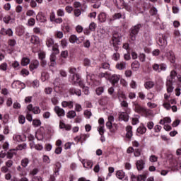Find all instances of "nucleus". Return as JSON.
I'll list each match as a JSON object with an SVG mask.
<instances>
[{
	"instance_id": "obj_16",
	"label": "nucleus",
	"mask_w": 181,
	"mask_h": 181,
	"mask_svg": "<svg viewBox=\"0 0 181 181\" xmlns=\"http://www.w3.org/2000/svg\"><path fill=\"white\" fill-rule=\"evenodd\" d=\"M30 146L31 149H36V151H42L43 150V145L38 144H35V141L30 142Z\"/></svg>"
},
{
	"instance_id": "obj_57",
	"label": "nucleus",
	"mask_w": 181,
	"mask_h": 181,
	"mask_svg": "<svg viewBox=\"0 0 181 181\" xmlns=\"http://www.w3.org/2000/svg\"><path fill=\"white\" fill-rule=\"evenodd\" d=\"M33 125L35 127H40V125H42V122H40V120L39 119H33Z\"/></svg>"
},
{
	"instance_id": "obj_37",
	"label": "nucleus",
	"mask_w": 181,
	"mask_h": 181,
	"mask_svg": "<svg viewBox=\"0 0 181 181\" xmlns=\"http://www.w3.org/2000/svg\"><path fill=\"white\" fill-rule=\"evenodd\" d=\"M116 69L118 70H125L127 69V64L125 62H120L116 64Z\"/></svg>"
},
{
	"instance_id": "obj_34",
	"label": "nucleus",
	"mask_w": 181,
	"mask_h": 181,
	"mask_svg": "<svg viewBox=\"0 0 181 181\" xmlns=\"http://www.w3.org/2000/svg\"><path fill=\"white\" fill-rule=\"evenodd\" d=\"M139 115H134V117L132 118V125H137V124H139Z\"/></svg>"
},
{
	"instance_id": "obj_26",
	"label": "nucleus",
	"mask_w": 181,
	"mask_h": 181,
	"mask_svg": "<svg viewBox=\"0 0 181 181\" xmlns=\"http://www.w3.org/2000/svg\"><path fill=\"white\" fill-rule=\"evenodd\" d=\"M98 19L100 23H104L107 21V14L105 13H100L98 16Z\"/></svg>"
},
{
	"instance_id": "obj_14",
	"label": "nucleus",
	"mask_w": 181,
	"mask_h": 181,
	"mask_svg": "<svg viewBox=\"0 0 181 181\" xmlns=\"http://www.w3.org/2000/svg\"><path fill=\"white\" fill-rule=\"evenodd\" d=\"M71 95H77V97H81V90L76 88H71L69 90Z\"/></svg>"
},
{
	"instance_id": "obj_39",
	"label": "nucleus",
	"mask_w": 181,
	"mask_h": 181,
	"mask_svg": "<svg viewBox=\"0 0 181 181\" xmlns=\"http://www.w3.org/2000/svg\"><path fill=\"white\" fill-rule=\"evenodd\" d=\"M59 172H60V170L58 168L54 172L53 175L50 176L49 181H56V177L59 176Z\"/></svg>"
},
{
	"instance_id": "obj_45",
	"label": "nucleus",
	"mask_w": 181,
	"mask_h": 181,
	"mask_svg": "<svg viewBox=\"0 0 181 181\" xmlns=\"http://www.w3.org/2000/svg\"><path fill=\"white\" fill-rule=\"evenodd\" d=\"M30 63V59L28 57H23L21 59V65L28 66Z\"/></svg>"
},
{
	"instance_id": "obj_41",
	"label": "nucleus",
	"mask_w": 181,
	"mask_h": 181,
	"mask_svg": "<svg viewBox=\"0 0 181 181\" xmlns=\"http://www.w3.org/2000/svg\"><path fill=\"white\" fill-rule=\"evenodd\" d=\"M76 115H77V114L74 110H71L66 114L67 118H69L70 119H73V118H75Z\"/></svg>"
},
{
	"instance_id": "obj_11",
	"label": "nucleus",
	"mask_w": 181,
	"mask_h": 181,
	"mask_svg": "<svg viewBox=\"0 0 181 181\" xmlns=\"http://www.w3.org/2000/svg\"><path fill=\"white\" fill-rule=\"evenodd\" d=\"M27 110L28 111L33 112V114H40L41 112L40 107H39L38 106L33 107V105L32 104H29L27 106Z\"/></svg>"
},
{
	"instance_id": "obj_55",
	"label": "nucleus",
	"mask_w": 181,
	"mask_h": 181,
	"mask_svg": "<svg viewBox=\"0 0 181 181\" xmlns=\"http://www.w3.org/2000/svg\"><path fill=\"white\" fill-rule=\"evenodd\" d=\"M0 70L1 71H6V70H8V64H6V62L2 63L0 65Z\"/></svg>"
},
{
	"instance_id": "obj_54",
	"label": "nucleus",
	"mask_w": 181,
	"mask_h": 181,
	"mask_svg": "<svg viewBox=\"0 0 181 181\" xmlns=\"http://www.w3.org/2000/svg\"><path fill=\"white\" fill-rule=\"evenodd\" d=\"M83 114L86 118H87L88 119L91 118V115H93V113H91V110H86Z\"/></svg>"
},
{
	"instance_id": "obj_33",
	"label": "nucleus",
	"mask_w": 181,
	"mask_h": 181,
	"mask_svg": "<svg viewBox=\"0 0 181 181\" xmlns=\"http://www.w3.org/2000/svg\"><path fill=\"white\" fill-rule=\"evenodd\" d=\"M13 140L14 142H23V139L22 138V136L18 134L13 135Z\"/></svg>"
},
{
	"instance_id": "obj_35",
	"label": "nucleus",
	"mask_w": 181,
	"mask_h": 181,
	"mask_svg": "<svg viewBox=\"0 0 181 181\" xmlns=\"http://www.w3.org/2000/svg\"><path fill=\"white\" fill-rule=\"evenodd\" d=\"M36 19L38 22H40L41 23H45L46 22V16L42 15V14H37L36 16Z\"/></svg>"
},
{
	"instance_id": "obj_29",
	"label": "nucleus",
	"mask_w": 181,
	"mask_h": 181,
	"mask_svg": "<svg viewBox=\"0 0 181 181\" xmlns=\"http://www.w3.org/2000/svg\"><path fill=\"white\" fill-rule=\"evenodd\" d=\"M153 86H155V83L152 81H148L144 83V87L146 90H151V88H153Z\"/></svg>"
},
{
	"instance_id": "obj_2",
	"label": "nucleus",
	"mask_w": 181,
	"mask_h": 181,
	"mask_svg": "<svg viewBox=\"0 0 181 181\" xmlns=\"http://www.w3.org/2000/svg\"><path fill=\"white\" fill-rule=\"evenodd\" d=\"M69 81L74 86H78L79 87H84V82L81 80V76L78 74L76 75H70Z\"/></svg>"
},
{
	"instance_id": "obj_22",
	"label": "nucleus",
	"mask_w": 181,
	"mask_h": 181,
	"mask_svg": "<svg viewBox=\"0 0 181 181\" xmlns=\"http://www.w3.org/2000/svg\"><path fill=\"white\" fill-rule=\"evenodd\" d=\"M59 128L60 129H65V131H70L71 129V124H66L63 121L59 122Z\"/></svg>"
},
{
	"instance_id": "obj_36",
	"label": "nucleus",
	"mask_w": 181,
	"mask_h": 181,
	"mask_svg": "<svg viewBox=\"0 0 181 181\" xmlns=\"http://www.w3.org/2000/svg\"><path fill=\"white\" fill-rule=\"evenodd\" d=\"M49 60L51 63L50 66L54 67V66H56V55L54 54H51Z\"/></svg>"
},
{
	"instance_id": "obj_23",
	"label": "nucleus",
	"mask_w": 181,
	"mask_h": 181,
	"mask_svg": "<svg viewBox=\"0 0 181 181\" xmlns=\"http://www.w3.org/2000/svg\"><path fill=\"white\" fill-rule=\"evenodd\" d=\"M18 36H23L25 35V27L19 25L16 28Z\"/></svg>"
},
{
	"instance_id": "obj_42",
	"label": "nucleus",
	"mask_w": 181,
	"mask_h": 181,
	"mask_svg": "<svg viewBox=\"0 0 181 181\" xmlns=\"http://www.w3.org/2000/svg\"><path fill=\"white\" fill-rule=\"evenodd\" d=\"M30 162V160H29V158H23L21 160V166H23V168H27Z\"/></svg>"
},
{
	"instance_id": "obj_50",
	"label": "nucleus",
	"mask_w": 181,
	"mask_h": 181,
	"mask_svg": "<svg viewBox=\"0 0 181 181\" xmlns=\"http://www.w3.org/2000/svg\"><path fill=\"white\" fill-rule=\"evenodd\" d=\"M55 37H57V39H63V32L57 30L54 32Z\"/></svg>"
},
{
	"instance_id": "obj_18",
	"label": "nucleus",
	"mask_w": 181,
	"mask_h": 181,
	"mask_svg": "<svg viewBox=\"0 0 181 181\" xmlns=\"http://www.w3.org/2000/svg\"><path fill=\"white\" fill-rule=\"evenodd\" d=\"M54 111L56 112L58 117H64L65 115L64 110L60 108V107L59 106H55L54 108Z\"/></svg>"
},
{
	"instance_id": "obj_52",
	"label": "nucleus",
	"mask_w": 181,
	"mask_h": 181,
	"mask_svg": "<svg viewBox=\"0 0 181 181\" xmlns=\"http://www.w3.org/2000/svg\"><path fill=\"white\" fill-rule=\"evenodd\" d=\"M18 122L21 125H23V124H25V122H26V117H25V116H23V115H20L18 117Z\"/></svg>"
},
{
	"instance_id": "obj_49",
	"label": "nucleus",
	"mask_w": 181,
	"mask_h": 181,
	"mask_svg": "<svg viewBox=\"0 0 181 181\" xmlns=\"http://www.w3.org/2000/svg\"><path fill=\"white\" fill-rule=\"evenodd\" d=\"M119 53H118L117 51L113 53V54L112 55V59L115 61V62H118V60H119Z\"/></svg>"
},
{
	"instance_id": "obj_17",
	"label": "nucleus",
	"mask_w": 181,
	"mask_h": 181,
	"mask_svg": "<svg viewBox=\"0 0 181 181\" xmlns=\"http://www.w3.org/2000/svg\"><path fill=\"white\" fill-rule=\"evenodd\" d=\"M134 110L136 112H138V114H142V112H145V108L138 103L134 104Z\"/></svg>"
},
{
	"instance_id": "obj_48",
	"label": "nucleus",
	"mask_w": 181,
	"mask_h": 181,
	"mask_svg": "<svg viewBox=\"0 0 181 181\" xmlns=\"http://www.w3.org/2000/svg\"><path fill=\"white\" fill-rule=\"evenodd\" d=\"M138 13H139V8L136 6H134L131 15L138 16Z\"/></svg>"
},
{
	"instance_id": "obj_61",
	"label": "nucleus",
	"mask_w": 181,
	"mask_h": 181,
	"mask_svg": "<svg viewBox=\"0 0 181 181\" xmlns=\"http://www.w3.org/2000/svg\"><path fill=\"white\" fill-rule=\"evenodd\" d=\"M133 152L136 158H139V156H141V150L139 148H135Z\"/></svg>"
},
{
	"instance_id": "obj_25",
	"label": "nucleus",
	"mask_w": 181,
	"mask_h": 181,
	"mask_svg": "<svg viewBox=\"0 0 181 181\" xmlns=\"http://www.w3.org/2000/svg\"><path fill=\"white\" fill-rule=\"evenodd\" d=\"M62 105L64 108H66V107H68V108H69L70 110H71L74 107L73 101H63L62 103Z\"/></svg>"
},
{
	"instance_id": "obj_24",
	"label": "nucleus",
	"mask_w": 181,
	"mask_h": 181,
	"mask_svg": "<svg viewBox=\"0 0 181 181\" xmlns=\"http://www.w3.org/2000/svg\"><path fill=\"white\" fill-rule=\"evenodd\" d=\"M3 21L4 22V23L8 25L9 23H13L15 22V18H12L11 16L7 15L3 18Z\"/></svg>"
},
{
	"instance_id": "obj_21",
	"label": "nucleus",
	"mask_w": 181,
	"mask_h": 181,
	"mask_svg": "<svg viewBox=\"0 0 181 181\" xmlns=\"http://www.w3.org/2000/svg\"><path fill=\"white\" fill-rule=\"evenodd\" d=\"M166 57L170 62V63H175L176 62V58L175 57V53L172 51H169L166 54Z\"/></svg>"
},
{
	"instance_id": "obj_15",
	"label": "nucleus",
	"mask_w": 181,
	"mask_h": 181,
	"mask_svg": "<svg viewBox=\"0 0 181 181\" xmlns=\"http://www.w3.org/2000/svg\"><path fill=\"white\" fill-rule=\"evenodd\" d=\"M116 177L119 180H128V177L125 176V173L122 170H118L116 173Z\"/></svg>"
},
{
	"instance_id": "obj_47",
	"label": "nucleus",
	"mask_w": 181,
	"mask_h": 181,
	"mask_svg": "<svg viewBox=\"0 0 181 181\" xmlns=\"http://www.w3.org/2000/svg\"><path fill=\"white\" fill-rule=\"evenodd\" d=\"M47 80H49V74L46 72H43L41 74V81L42 82L46 81Z\"/></svg>"
},
{
	"instance_id": "obj_5",
	"label": "nucleus",
	"mask_w": 181,
	"mask_h": 181,
	"mask_svg": "<svg viewBox=\"0 0 181 181\" xmlns=\"http://www.w3.org/2000/svg\"><path fill=\"white\" fill-rule=\"evenodd\" d=\"M157 43L160 47H166L168 46V36L162 33L158 34Z\"/></svg>"
},
{
	"instance_id": "obj_13",
	"label": "nucleus",
	"mask_w": 181,
	"mask_h": 181,
	"mask_svg": "<svg viewBox=\"0 0 181 181\" xmlns=\"http://www.w3.org/2000/svg\"><path fill=\"white\" fill-rule=\"evenodd\" d=\"M136 167L137 170L139 171L144 170V169L145 168V161L142 159L138 160L136 162Z\"/></svg>"
},
{
	"instance_id": "obj_7",
	"label": "nucleus",
	"mask_w": 181,
	"mask_h": 181,
	"mask_svg": "<svg viewBox=\"0 0 181 181\" xmlns=\"http://www.w3.org/2000/svg\"><path fill=\"white\" fill-rule=\"evenodd\" d=\"M104 118L101 117L98 119L99 126L98 127V131L100 135H104V132H105V127L104 126Z\"/></svg>"
},
{
	"instance_id": "obj_56",
	"label": "nucleus",
	"mask_w": 181,
	"mask_h": 181,
	"mask_svg": "<svg viewBox=\"0 0 181 181\" xmlns=\"http://www.w3.org/2000/svg\"><path fill=\"white\" fill-rule=\"evenodd\" d=\"M11 66L12 67H13V69H15L16 70H19V67H20V64L19 62L18 61H13L11 63Z\"/></svg>"
},
{
	"instance_id": "obj_38",
	"label": "nucleus",
	"mask_w": 181,
	"mask_h": 181,
	"mask_svg": "<svg viewBox=\"0 0 181 181\" xmlns=\"http://www.w3.org/2000/svg\"><path fill=\"white\" fill-rule=\"evenodd\" d=\"M83 168L86 169H91L93 168V161L91 160H86L83 163Z\"/></svg>"
},
{
	"instance_id": "obj_59",
	"label": "nucleus",
	"mask_w": 181,
	"mask_h": 181,
	"mask_svg": "<svg viewBox=\"0 0 181 181\" xmlns=\"http://www.w3.org/2000/svg\"><path fill=\"white\" fill-rule=\"evenodd\" d=\"M139 59L140 60V62L144 63V62H145V60L146 59V55H145V54L144 53H140L139 55Z\"/></svg>"
},
{
	"instance_id": "obj_64",
	"label": "nucleus",
	"mask_w": 181,
	"mask_h": 181,
	"mask_svg": "<svg viewBox=\"0 0 181 181\" xmlns=\"http://www.w3.org/2000/svg\"><path fill=\"white\" fill-rule=\"evenodd\" d=\"M138 181H145L146 180V175H140L137 177Z\"/></svg>"
},
{
	"instance_id": "obj_30",
	"label": "nucleus",
	"mask_w": 181,
	"mask_h": 181,
	"mask_svg": "<svg viewBox=\"0 0 181 181\" xmlns=\"http://www.w3.org/2000/svg\"><path fill=\"white\" fill-rule=\"evenodd\" d=\"M30 42L33 45H39L40 43V39L36 35H33L30 38Z\"/></svg>"
},
{
	"instance_id": "obj_12",
	"label": "nucleus",
	"mask_w": 181,
	"mask_h": 181,
	"mask_svg": "<svg viewBox=\"0 0 181 181\" xmlns=\"http://www.w3.org/2000/svg\"><path fill=\"white\" fill-rule=\"evenodd\" d=\"M0 33L3 36H13V31L11 28L5 29L4 28H3L1 29Z\"/></svg>"
},
{
	"instance_id": "obj_3",
	"label": "nucleus",
	"mask_w": 181,
	"mask_h": 181,
	"mask_svg": "<svg viewBox=\"0 0 181 181\" xmlns=\"http://www.w3.org/2000/svg\"><path fill=\"white\" fill-rule=\"evenodd\" d=\"M141 28H142V25L141 24H137L131 28L129 33V39L132 42H135V40H136V36L138 35V33H139Z\"/></svg>"
},
{
	"instance_id": "obj_63",
	"label": "nucleus",
	"mask_w": 181,
	"mask_h": 181,
	"mask_svg": "<svg viewBox=\"0 0 181 181\" xmlns=\"http://www.w3.org/2000/svg\"><path fill=\"white\" fill-rule=\"evenodd\" d=\"M57 16L63 17L64 16V10L59 8L57 11Z\"/></svg>"
},
{
	"instance_id": "obj_1",
	"label": "nucleus",
	"mask_w": 181,
	"mask_h": 181,
	"mask_svg": "<svg viewBox=\"0 0 181 181\" xmlns=\"http://www.w3.org/2000/svg\"><path fill=\"white\" fill-rule=\"evenodd\" d=\"M176 76H177V74L175 71H172L170 72V74L167 78V82H166V88H167V93L168 94H170V93H173L174 87H173V83L175 81Z\"/></svg>"
},
{
	"instance_id": "obj_46",
	"label": "nucleus",
	"mask_w": 181,
	"mask_h": 181,
	"mask_svg": "<svg viewBox=\"0 0 181 181\" xmlns=\"http://www.w3.org/2000/svg\"><path fill=\"white\" fill-rule=\"evenodd\" d=\"M121 18L125 19V13L122 14L121 13H117L113 16V19H121Z\"/></svg>"
},
{
	"instance_id": "obj_28",
	"label": "nucleus",
	"mask_w": 181,
	"mask_h": 181,
	"mask_svg": "<svg viewBox=\"0 0 181 181\" xmlns=\"http://www.w3.org/2000/svg\"><path fill=\"white\" fill-rule=\"evenodd\" d=\"M113 4H115L118 9H121L124 6V0H113Z\"/></svg>"
},
{
	"instance_id": "obj_44",
	"label": "nucleus",
	"mask_w": 181,
	"mask_h": 181,
	"mask_svg": "<svg viewBox=\"0 0 181 181\" xmlns=\"http://www.w3.org/2000/svg\"><path fill=\"white\" fill-rule=\"evenodd\" d=\"M8 45L11 47H15L16 46V40L15 38H11L8 40Z\"/></svg>"
},
{
	"instance_id": "obj_4",
	"label": "nucleus",
	"mask_w": 181,
	"mask_h": 181,
	"mask_svg": "<svg viewBox=\"0 0 181 181\" xmlns=\"http://www.w3.org/2000/svg\"><path fill=\"white\" fill-rule=\"evenodd\" d=\"M121 40H122V35L119 33H115L112 36V45L115 52H118V49H119L118 45L121 43Z\"/></svg>"
},
{
	"instance_id": "obj_62",
	"label": "nucleus",
	"mask_w": 181,
	"mask_h": 181,
	"mask_svg": "<svg viewBox=\"0 0 181 181\" xmlns=\"http://www.w3.org/2000/svg\"><path fill=\"white\" fill-rule=\"evenodd\" d=\"M149 160L152 163H155V162H158V156H155V155H151L149 157Z\"/></svg>"
},
{
	"instance_id": "obj_9",
	"label": "nucleus",
	"mask_w": 181,
	"mask_h": 181,
	"mask_svg": "<svg viewBox=\"0 0 181 181\" xmlns=\"http://www.w3.org/2000/svg\"><path fill=\"white\" fill-rule=\"evenodd\" d=\"M121 80V76L113 74L110 77L109 76V81L112 84V86H115V84H118V82Z\"/></svg>"
},
{
	"instance_id": "obj_20",
	"label": "nucleus",
	"mask_w": 181,
	"mask_h": 181,
	"mask_svg": "<svg viewBox=\"0 0 181 181\" xmlns=\"http://www.w3.org/2000/svg\"><path fill=\"white\" fill-rule=\"evenodd\" d=\"M166 57L170 62V63H175L176 62V58L175 57V53L172 51H169L166 54Z\"/></svg>"
},
{
	"instance_id": "obj_19",
	"label": "nucleus",
	"mask_w": 181,
	"mask_h": 181,
	"mask_svg": "<svg viewBox=\"0 0 181 181\" xmlns=\"http://www.w3.org/2000/svg\"><path fill=\"white\" fill-rule=\"evenodd\" d=\"M126 138L127 139H128L129 141H131V139H132V126H127L126 127Z\"/></svg>"
},
{
	"instance_id": "obj_40",
	"label": "nucleus",
	"mask_w": 181,
	"mask_h": 181,
	"mask_svg": "<svg viewBox=\"0 0 181 181\" xmlns=\"http://www.w3.org/2000/svg\"><path fill=\"white\" fill-rule=\"evenodd\" d=\"M136 131L138 134H140L141 135H144V134L146 132V127H145L144 126H140L138 127Z\"/></svg>"
},
{
	"instance_id": "obj_60",
	"label": "nucleus",
	"mask_w": 181,
	"mask_h": 181,
	"mask_svg": "<svg viewBox=\"0 0 181 181\" xmlns=\"http://www.w3.org/2000/svg\"><path fill=\"white\" fill-rule=\"evenodd\" d=\"M150 14L153 16L155 15H158V8H156V7H153L151 8L150 10Z\"/></svg>"
},
{
	"instance_id": "obj_58",
	"label": "nucleus",
	"mask_w": 181,
	"mask_h": 181,
	"mask_svg": "<svg viewBox=\"0 0 181 181\" xmlns=\"http://www.w3.org/2000/svg\"><path fill=\"white\" fill-rule=\"evenodd\" d=\"M99 77L100 78H110V74L107 72L106 73H100L99 74Z\"/></svg>"
},
{
	"instance_id": "obj_8",
	"label": "nucleus",
	"mask_w": 181,
	"mask_h": 181,
	"mask_svg": "<svg viewBox=\"0 0 181 181\" xmlns=\"http://www.w3.org/2000/svg\"><path fill=\"white\" fill-rule=\"evenodd\" d=\"M12 88L16 90L20 89L23 90L26 87L24 83H22L21 81H16L11 84Z\"/></svg>"
},
{
	"instance_id": "obj_53",
	"label": "nucleus",
	"mask_w": 181,
	"mask_h": 181,
	"mask_svg": "<svg viewBox=\"0 0 181 181\" xmlns=\"http://www.w3.org/2000/svg\"><path fill=\"white\" fill-rule=\"evenodd\" d=\"M97 28V24L94 22H92L89 25V30L90 32H94Z\"/></svg>"
},
{
	"instance_id": "obj_31",
	"label": "nucleus",
	"mask_w": 181,
	"mask_h": 181,
	"mask_svg": "<svg viewBox=\"0 0 181 181\" xmlns=\"http://www.w3.org/2000/svg\"><path fill=\"white\" fill-rule=\"evenodd\" d=\"M141 66V64H139V62L138 61H134L132 64V70H134V71H138V70H139V67Z\"/></svg>"
},
{
	"instance_id": "obj_6",
	"label": "nucleus",
	"mask_w": 181,
	"mask_h": 181,
	"mask_svg": "<svg viewBox=\"0 0 181 181\" xmlns=\"http://www.w3.org/2000/svg\"><path fill=\"white\" fill-rule=\"evenodd\" d=\"M168 69V66L165 64H154L153 65V70L154 71H156V73H161L162 71H166V69Z\"/></svg>"
},
{
	"instance_id": "obj_27",
	"label": "nucleus",
	"mask_w": 181,
	"mask_h": 181,
	"mask_svg": "<svg viewBox=\"0 0 181 181\" xmlns=\"http://www.w3.org/2000/svg\"><path fill=\"white\" fill-rule=\"evenodd\" d=\"M39 67V61L37 60H34L32 61L30 64V69L32 71L36 70Z\"/></svg>"
},
{
	"instance_id": "obj_51",
	"label": "nucleus",
	"mask_w": 181,
	"mask_h": 181,
	"mask_svg": "<svg viewBox=\"0 0 181 181\" xmlns=\"http://www.w3.org/2000/svg\"><path fill=\"white\" fill-rule=\"evenodd\" d=\"M70 43H77V36L76 35H71L69 37Z\"/></svg>"
},
{
	"instance_id": "obj_32",
	"label": "nucleus",
	"mask_w": 181,
	"mask_h": 181,
	"mask_svg": "<svg viewBox=\"0 0 181 181\" xmlns=\"http://www.w3.org/2000/svg\"><path fill=\"white\" fill-rule=\"evenodd\" d=\"M46 45L47 47H53V45H54V39L51 37H47L46 40Z\"/></svg>"
},
{
	"instance_id": "obj_43",
	"label": "nucleus",
	"mask_w": 181,
	"mask_h": 181,
	"mask_svg": "<svg viewBox=\"0 0 181 181\" xmlns=\"http://www.w3.org/2000/svg\"><path fill=\"white\" fill-rule=\"evenodd\" d=\"M93 80H94V74L87 72L86 81H88V83H91V81H93Z\"/></svg>"
},
{
	"instance_id": "obj_10",
	"label": "nucleus",
	"mask_w": 181,
	"mask_h": 181,
	"mask_svg": "<svg viewBox=\"0 0 181 181\" xmlns=\"http://www.w3.org/2000/svg\"><path fill=\"white\" fill-rule=\"evenodd\" d=\"M118 117L119 121H124V122H128L129 121V115L127 112H119Z\"/></svg>"
}]
</instances>
